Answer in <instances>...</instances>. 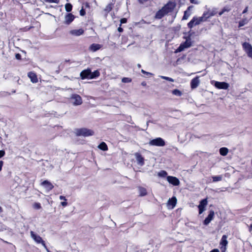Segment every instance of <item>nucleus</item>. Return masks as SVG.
I'll use <instances>...</instances> for the list:
<instances>
[{
  "label": "nucleus",
  "instance_id": "nucleus-1",
  "mask_svg": "<svg viewBox=\"0 0 252 252\" xmlns=\"http://www.w3.org/2000/svg\"><path fill=\"white\" fill-rule=\"evenodd\" d=\"M74 132L77 136L87 137L94 135V132L90 129L86 128H77Z\"/></svg>",
  "mask_w": 252,
  "mask_h": 252
},
{
  "label": "nucleus",
  "instance_id": "nucleus-2",
  "mask_svg": "<svg viewBox=\"0 0 252 252\" xmlns=\"http://www.w3.org/2000/svg\"><path fill=\"white\" fill-rule=\"evenodd\" d=\"M30 235L31 238L36 244H41L43 246L44 248H46V244L45 241L39 235L34 233L32 231H30Z\"/></svg>",
  "mask_w": 252,
  "mask_h": 252
},
{
  "label": "nucleus",
  "instance_id": "nucleus-3",
  "mask_svg": "<svg viewBox=\"0 0 252 252\" xmlns=\"http://www.w3.org/2000/svg\"><path fill=\"white\" fill-rule=\"evenodd\" d=\"M149 144L151 146L163 147L165 145V143L162 138L158 137L150 140Z\"/></svg>",
  "mask_w": 252,
  "mask_h": 252
},
{
  "label": "nucleus",
  "instance_id": "nucleus-4",
  "mask_svg": "<svg viewBox=\"0 0 252 252\" xmlns=\"http://www.w3.org/2000/svg\"><path fill=\"white\" fill-rule=\"evenodd\" d=\"M211 84L214 85V86L218 89L226 90L229 87V84L224 82L212 81H211Z\"/></svg>",
  "mask_w": 252,
  "mask_h": 252
},
{
  "label": "nucleus",
  "instance_id": "nucleus-5",
  "mask_svg": "<svg viewBox=\"0 0 252 252\" xmlns=\"http://www.w3.org/2000/svg\"><path fill=\"white\" fill-rule=\"evenodd\" d=\"M176 4L175 2L169 1L162 7V9L167 14L172 12L176 7Z\"/></svg>",
  "mask_w": 252,
  "mask_h": 252
},
{
  "label": "nucleus",
  "instance_id": "nucleus-6",
  "mask_svg": "<svg viewBox=\"0 0 252 252\" xmlns=\"http://www.w3.org/2000/svg\"><path fill=\"white\" fill-rule=\"evenodd\" d=\"M191 41L190 38L187 39L186 41L180 44V46L177 49V52H180L183 51L185 49L191 46Z\"/></svg>",
  "mask_w": 252,
  "mask_h": 252
},
{
  "label": "nucleus",
  "instance_id": "nucleus-7",
  "mask_svg": "<svg viewBox=\"0 0 252 252\" xmlns=\"http://www.w3.org/2000/svg\"><path fill=\"white\" fill-rule=\"evenodd\" d=\"M227 236L225 235H224L221 237L220 242V249L221 252H225L226 250V246L228 244V241L227 240Z\"/></svg>",
  "mask_w": 252,
  "mask_h": 252
},
{
  "label": "nucleus",
  "instance_id": "nucleus-8",
  "mask_svg": "<svg viewBox=\"0 0 252 252\" xmlns=\"http://www.w3.org/2000/svg\"><path fill=\"white\" fill-rule=\"evenodd\" d=\"M71 98L72 99V102L74 105H80L82 103V100L81 96L78 94H73Z\"/></svg>",
  "mask_w": 252,
  "mask_h": 252
},
{
  "label": "nucleus",
  "instance_id": "nucleus-9",
  "mask_svg": "<svg viewBox=\"0 0 252 252\" xmlns=\"http://www.w3.org/2000/svg\"><path fill=\"white\" fill-rule=\"evenodd\" d=\"M167 180L169 183L175 186H178L180 184V181L175 177L168 176L167 177Z\"/></svg>",
  "mask_w": 252,
  "mask_h": 252
},
{
  "label": "nucleus",
  "instance_id": "nucleus-10",
  "mask_svg": "<svg viewBox=\"0 0 252 252\" xmlns=\"http://www.w3.org/2000/svg\"><path fill=\"white\" fill-rule=\"evenodd\" d=\"M207 199H204L200 202V204L198 205L199 214H201L205 210V208L207 205Z\"/></svg>",
  "mask_w": 252,
  "mask_h": 252
},
{
  "label": "nucleus",
  "instance_id": "nucleus-11",
  "mask_svg": "<svg viewBox=\"0 0 252 252\" xmlns=\"http://www.w3.org/2000/svg\"><path fill=\"white\" fill-rule=\"evenodd\" d=\"M176 203V198L175 197H172L168 200L167 203V207L169 209H173L175 207Z\"/></svg>",
  "mask_w": 252,
  "mask_h": 252
},
{
  "label": "nucleus",
  "instance_id": "nucleus-12",
  "mask_svg": "<svg viewBox=\"0 0 252 252\" xmlns=\"http://www.w3.org/2000/svg\"><path fill=\"white\" fill-rule=\"evenodd\" d=\"M137 163L140 166H143L144 164V158L142 155L139 153L134 154Z\"/></svg>",
  "mask_w": 252,
  "mask_h": 252
},
{
  "label": "nucleus",
  "instance_id": "nucleus-13",
  "mask_svg": "<svg viewBox=\"0 0 252 252\" xmlns=\"http://www.w3.org/2000/svg\"><path fill=\"white\" fill-rule=\"evenodd\" d=\"M201 23L198 17H194L188 23L189 28L191 29L195 26L198 25Z\"/></svg>",
  "mask_w": 252,
  "mask_h": 252
},
{
  "label": "nucleus",
  "instance_id": "nucleus-14",
  "mask_svg": "<svg viewBox=\"0 0 252 252\" xmlns=\"http://www.w3.org/2000/svg\"><path fill=\"white\" fill-rule=\"evenodd\" d=\"M84 32L83 29H74L70 30L69 32V34L75 36H78L82 35Z\"/></svg>",
  "mask_w": 252,
  "mask_h": 252
},
{
  "label": "nucleus",
  "instance_id": "nucleus-15",
  "mask_svg": "<svg viewBox=\"0 0 252 252\" xmlns=\"http://www.w3.org/2000/svg\"><path fill=\"white\" fill-rule=\"evenodd\" d=\"M41 185L44 187L46 190L48 192L52 189L54 188V186L52 183L47 180L44 181L41 183Z\"/></svg>",
  "mask_w": 252,
  "mask_h": 252
},
{
  "label": "nucleus",
  "instance_id": "nucleus-16",
  "mask_svg": "<svg viewBox=\"0 0 252 252\" xmlns=\"http://www.w3.org/2000/svg\"><path fill=\"white\" fill-rule=\"evenodd\" d=\"M91 71L90 69L83 70L80 73V76L82 79L86 78L91 79Z\"/></svg>",
  "mask_w": 252,
  "mask_h": 252
},
{
  "label": "nucleus",
  "instance_id": "nucleus-17",
  "mask_svg": "<svg viewBox=\"0 0 252 252\" xmlns=\"http://www.w3.org/2000/svg\"><path fill=\"white\" fill-rule=\"evenodd\" d=\"M74 19V16L71 13H68L64 17V23L69 25L73 21Z\"/></svg>",
  "mask_w": 252,
  "mask_h": 252
},
{
  "label": "nucleus",
  "instance_id": "nucleus-18",
  "mask_svg": "<svg viewBox=\"0 0 252 252\" xmlns=\"http://www.w3.org/2000/svg\"><path fill=\"white\" fill-rule=\"evenodd\" d=\"M215 213L213 211H210L208 217L205 219L204 221V224L205 225H208L211 221L213 220Z\"/></svg>",
  "mask_w": 252,
  "mask_h": 252
},
{
  "label": "nucleus",
  "instance_id": "nucleus-19",
  "mask_svg": "<svg viewBox=\"0 0 252 252\" xmlns=\"http://www.w3.org/2000/svg\"><path fill=\"white\" fill-rule=\"evenodd\" d=\"M200 81L199 80L198 77H196L195 78L192 79L190 85L192 89L196 88L199 84Z\"/></svg>",
  "mask_w": 252,
  "mask_h": 252
},
{
  "label": "nucleus",
  "instance_id": "nucleus-20",
  "mask_svg": "<svg viewBox=\"0 0 252 252\" xmlns=\"http://www.w3.org/2000/svg\"><path fill=\"white\" fill-rule=\"evenodd\" d=\"M28 76L30 78L31 81L32 83L37 82L38 79H37L36 75L34 73H33L32 72H30L28 73Z\"/></svg>",
  "mask_w": 252,
  "mask_h": 252
},
{
  "label": "nucleus",
  "instance_id": "nucleus-21",
  "mask_svg": "<svg viewBox=\"0 0 252 252\" xmlns=\"http://www.w3.org/2000/svg\"><path fill=\"white\" fill-rule=\"evenodd\" d=\"M101 47V45L100 44H93L90 46L89 50L93 52H95L97 50L100 49Z\"/></svg>",
  "mask_w": 252,
  "mask_h": 252
},
{
  "label": "nucleus",
  "instance_id": "nucleus-22",
  "mask_svg": "<svg viewBox=\"0 0 252 252\" xmlns=\"http://www.w3.org/2000/svg\"><path fill=\"white\" fill-rule=\"evenodd\" d=\"M166 12L163 10L162 8L158 11L156 15V18L157 19H161L165 15H166Z\"/></svg>",
  "mask_w": 252,
  "mask_h": 252
},
{
  "label": "nucleus",
  "instance_id": "nucleus-23",
  "mask_svg": "<svg viewBox=\"0 0 252 252\" xmlns=\"http://www.w3.org/2000/svg\"><path fill=\"white\" fill-rule=\"evenodd\" d=\"M243 47L248 54L249 52L252 50V46L249 43L245 42L243 44Z\"/></svg>",
  "mask_w": 252,
  "mask_h": 252
},
{
  "label": "nucleus",
  "instance_id": "nucleus-24",
  "mask_svg": "<svg viewBox=\"0 0 252 252\" xmlns=\"http://www.w3.org/2000/svg\"><path fill=\"white\" fill-rule=\"evenodd\" d=\"M210 15L208 12H204L201 17H199L198 18L201 22L206 21L207 19L209 18Z\"/></svg>",
  "mask_w": 252,
  "mask_h": 252
},
{
  "label": "nucleus",
  "instance_id": "nucleus-25",
  "mask_svg": "<svg viewBox=\"0 0 252 252\" xmlns=\"http://www.w3.org/2000/svg\"><path fill=\"white\" fill-rule=\"evenodd\" d=\"M138 192L141 196H145L147 194L146 189L143 187L138 188Z\"/></svg>",
  "mask_w": 252,
  "mask_h": 252
},
{
  "label": "nucleus",
  "instance_id": "nucleus-26",
  "mask_svg": "<svg viewBox=\"0 0 252 252\" xmlns=\"http://www.w3.org/2000/svg\"><path fill=\"white\" fill-rule=\"evenodd\" d=\"M98 148L99 149H100V150L104 151H107L108 150L107 146L106 144L104 142H101L98 146Z\"/></svg>",
  "mask_w": 252,
  "mask_h": 252
},
{
  "label": "nucleus",
  "instance_id": "nucleus-27",
  "mask_svg": "<svg viewBox=\"0 0 252 252\" xmlns=\"http://www.w3.org/2000/svg\"><path fill=\"white\" fill-rule=\"evenodd\" d=\"M60 200H63V201L61 202V204L63 207H66L67 205V202H66V199L65 197L63 195H61L59 197Z\"/></svg>",
  "mask_w": 252,
  "mask_h": 252
},
{
  "label": "nucleus",
  "instance_id": "nucleus-28",
  "mask_svg": "<svg viewBox=\"0 0 252 252\" xmlns=\"http://www.w3.org/2000/svg\"><path fill=\"white\" fill-rule=\"evenodd\" d=\"M228 152V150L227 148H221L220 149V154L222 156H226L227 153Z\"/></svg>",
  "mask_w": 252,
  "mask_h": 252
},
{
  "label": "nucleus",
  "instance_id": "nucleus-29",
  "mask_svg": "<svg viewBox=\"0 0 252 252\" xmlns=\"http://www.w3.org/2000/svg\"><path fill=\"white\" fill-rule=\"evenodd\" d=\"M113 4L112 3L108 4L105 8L104 11L108 13L113 8Z\"/></svg>",
  "mask_w": 252,
  "mask_h": 252
},
{
  "label": "nucleus",
  "instance_id": "nucleus-30",
  "mask_svg": "<svg viewBox=\"0 0 252 252\" xmlns=\"http://www.w3.org/2000/svg\"><path fill=\"white\" fill-rule=\"evenodd\" d=\"M212 179H213V182H214L220 181L222 179V175L214 176L212 177Z\"/></svg>",
  "mask_w": 252,
  "mask_h": 252
},
{
  "label": "nucleus",
  "instance_id": "nucleus-31",
  "mask_svg": "<svg viewBox=\"0 0 252 252\" xmlns=\"http://www.w3.org/2000/svg\"><path fill=\"white\" fill-rule=\"evenodd\" d=\"M172 93L174 95L178 96H181L182 94V93L180 90H179L178 89H175V90H173Z\"/></svg>",
  "mask_w": 252,
  "mask_h": 252
},
{
  "label": "nucleus",
  "instance_id": "nucleus-32",
  "mask_svg": "<svg viewBox=\"0 0 252 252\" xmlns=\"http://www.w3.org/2000/svg\"><path fill=\"white\" fill-rule=\"evenodd\" d=\"M99 75V72L98 70H95L93 72H91V79H93L98 77Z\"/></svg>",
  "mask_w": 252,
  "mask_h": 252
},
{
  "label": "nucleus",
  "instance_id": "nucleus-33",
  "mask_svg": "<svg viewBox=\"0 0 252 252\" xmlns=\"http://www.w3.org/2000/svg\"><path fill=\"white\" fill-rule=\"evenodd\" d=\"M72 5L69 3H66L65 5V10L67 12H70L72 10Z\"/></svg>",
  "mask_w": 252,
  "mask_h": 252
},
{
  "label": "nucleus",
  "instance_id": "nucleus-34",
  "mask_svg": "<svg viewBox=\"0 0 252 252\" xmlns=\"http://www.w3.org/2000/svg\"><path fill=\"white\" fill-rule=\"evenodd\" d=\"M158 175L159 177H165L167 176V173L165 171L161 170L158 173Z\"/></svg>",
  "mask_w": 252,
  "mask_h": 252
},
{
  "label": "nucleus",
  "instance_id": "nucleus-35",
  "mask_svg": "<svg viewBox=\"0 0 252 252\" xmlns=\"http://www.w3.org/2000/svg\"><path fill=\"white\" fill-rule=\"evenodd\" d=\"M248 21L246 19H243L242 20H241L239 22V27H241L244 26V25H245L246 24H247L248 23Z\"/></svg>",
  "mask_w": 252,
  "mask_h": 252
},
{
  "label": "nucleus",
  "instance_id": "nucleus-36",
  "mask_svg": "<svg viewBox=\"0 0 252 252\" xmlns=\"http://www.w3.org/2000/svg\"><path fill=\"white\" fill-rule=\"evenodd\" d=\"M190 14V13L188 11V10H186L184 12V15L183 17V20H187L188 19V18L189 17Z\"/></svg>",
  "mask_w": 252,
  "mask_h": 252
},
{
  "label": "nucleus",
  "instance_id": "nucleus-37",
  "mask_svg": "<svg viewBox=\"0 0 252 252\" xmlns=\"http://www.w3.org/2000/svg\"><path fill=\"white\" fill-rule=\"evenodd\" d=\"M159 77H160L162 79L167 80L168 81L171 82H173L174 81L173 79L168 77L163 76H159Z\"/></svg>",
  "mask_w": 252,
  "mask_h": 252
},
{
  "label": "nucleus",
  "instance_id": "nucleus-38",
  "mask_svg": "<svg viewBox=\"0 0 252 252\" xmlns=\"http://www.w3.org/2000/svg\"><path fill=\"white\" fill-rule=\"evenodd\" d=\"M122 82L123 83H130L131 81V79L130 78L128 77H124L122 80Z\"/></svg>",
  "mask_w": 252,
  "mask_h": 252
},
{
  "label": "nucleus",
  "instance_id": "nucleus-39",
  "mask_svg": "<svg viewBox=\"0 0 252 252\" xmlns=\"http://www.w3.org/2000/svg\"><path fill=\"white\" fill-rule=\"evenodd\" d=\"M230 10V8H229L228 7H224L222 11L219 13V14L220 15H222L224 12L225 11H229Z\"/></svg>",
  "mask_w": 252,
  "mask_h": 252
},
{
  "label": "nucleus",
  "instance_id": "nucleus-40",
  "mask_svg": "<svg viewBox=\"0 0 252 252\" xmlns=\"http://www.w3.org/2000/svg\"><path fill=\"white\" fill-rule=\"evenodd\" d=\"M46 2L59 3L60 0H44Z\"/></svg>",
  "mask_w": 252,
  "mask_h": 252
},
{
  "label": "nucleus",
  "instance_id": "nucleus-41",
  "mask_svg": "<svg viewBox=\"0 0 252 252\" xmlns=\"http://www.w3.org/2000/svg\"><path fill=\"white\" fill-rule=\"evenodd\" d=\"M33 208L35 209H39L41 208V205L39 203H35L33 205Z\"/></svg>",
  "mask_w": 252,
  "mask_h": 252
},
{
  "label": "nucleus",
  "instance_id": "nucleus-42",
  "mask_svg": "<svg viewBox=\"0 0 252 252\" xmlns=\"http://www.w3.org/2000/svg\"><path fill=\"white\" fill-rule=\"evenodd\" d=\"M141 72H142L143 73H144L147 75H153L152 73L147 72V71L144 70L143 69L141 70Z\"/></svg>",
  "mask_w": 252,
  "mask_h": 252
},
{
  "label": "nucleus",
  "instance_id": "nucleus-43",
  "mask_svg": "<svg viewBox=\"0 0 252 252\" xmlns=\"http://www.w3.org/2000/svg\"><path fill=\"white\" fill-rule=\"evenodd\" d=\"M80 15L81 16H84L85 15V10L83 9V8H82L80 11Z\"/></svg>",
  "mask_w": 252,
  "mask_h": 252
},
{
  "label": "nucleus",
  "instance_id": "nucleus-44",
  "mask_svg": "<svg viewBox=\"0 0 252 252\" xmlns=\"http://www.w3.org/2000/svg\"><path fill=\"white\" fill-rule=\"evenodd\" d=\"M127 21V20L126 18H124L121 19L120 22L121 24H124L126 23Z\"/></svg>",
  "mask_w": 252,
  "mask_h": 252
},
{
  "label": "nucleus",
  "instance_id": "nucleus-45",
  "mask_svg": "<svg viewBox=\"0 0 252 252\" xmlns=\"http://www.w3.org/2000/svg\"><path fill=\"white\" fill-rule=\"evenodd\" d=\"M5 155V152L3 150H0V158L3 157Z\"/></svg>",
  "mask_w": 252,
  "mask_h": 252
},
{
  "label": "nucleus",
  "instance_id": "nucleus-46",
  "mask_svg": "<svg viewBox=\"0 0 252 252\" xmlns=\"http://www.w3.org/2000/svg\"><path fill=\"white\" fill-rule=\"evenodd\" d=\"M3 165V162L2 160L0 161V171L1 170L2 167Z\"/></svg>",
  "mask_w": 252,
  "mask_h": 252
},
{
  "label": "nucleus",
  "instance_id": "nucleus-47",
  "mask_svg": "<svg viewBox=\"0 0 252 252\" xmlns=\"http://www.w3.org/2000/svg\"><path fill=\"white\" fill-rule=\"evenodd\" d=\"M248 55L250 57L252 58V50L249 52V53Z\"/></svg>",
  "mask_w": 252,
  "mask_h": 252
},
{
  "label": "nucleus",
  "instance_id": "nucleus-48",
  "mask_svg": "<svg viewBox=\"0 0 252 252\" xmlns=\"http://www.w3.org/2000/svg\"><path fill=\"white\" fill-rule=\"evenodd\" d=\"M248 7H246L245 8V9L243 10V13H246V12L248 11Z\"/></svg>",
  "mask_w": 252,
  "mask_h": 252
},
{
  "label": "nucleus",
  "instance_id": "nucleus-49",
  "mask_svg": "<svg viewBox=\"0 0 252 252\" xmlns=\"http://www.w3.org/2000/svg\"><path fill=\"white\" fill-rule=\"evenodd\" d=\"M118 31L119 32H122L123 30V29L121 27H119L118 29Z\"/></svg>",
  "mask_w": 252,
  "mask_h": 252
},
{
  "label": "nucleus",
  "instance_id": "nucleus-50",
  "mask_svg": "<svg viewBox=\"0 0 252 252\" xmlns=\"http://www.w3.org/2000/svg\"><path fill=\"white\" fill-rule=\"evenodd\" d=\"M192 6H190L188 8V9L187 10H188V11L189 12V11H190L192 8Z\"/></svg>",
  "mask_w": 252,
  "mask_h": 252
},
{
  "label": "nucleus",
  "instance_id": "nucleus-51",
  "mask_svg": "<svg viewBox=\"0 0 252 252\" xmlns=\"http://www.w3.org/2000/svg\"><path fill=\"white\" fill-rule=\"evenodd\" d=\"M210 252H220L219 250L218 249H214L212 251H211Z\"/></svg>",
  "mask_w": 252,
  "mask_h": 252
},
{
  "label": "nucleus",
  "instance_id": "nucleus-52",
  "mask_svg": "<svg viewBox=\"0 0 252 252\" xmlns=\"http://www.w3.org/2000/svg\"><path fill=\"white\" fill-rule=\"evenodd\" d=\"M20 57V55L19 54H17L16 55V58L17 59H19Z\"/></svg>",
  "mask_w": 252,
  "mask_h": 252
},
{
  "label": "nucleus",
  "instance_id": "nucleus-53",
  "mask_svg": "<svg viewBox=\"0 0 252 252\" xmlns=\"http://www.w3.org/2000/svg\"><path fill=\"white\" fill-rule=\"evenodd\" d=\"M45 248V249L46 250V251H47V252H51L48 250V249L47 248V246H46V248Z\"/></svg>",
  "mask_w": 252,
  "mask_h": 252
},
{
  "label": "nucleus",
  "instance_id": "nucleus-54",
  "mask_svg": "<svg viewBox=\"0 0 252 252\" xmlns=\"http://www.w3.org/2000/svg\"><path fill=\"white\" fill-rule=\"evenodd\" d=\"M139 1L141 3H143L144 2V1H143V0H139Z\"/></svg>",
  "mask_w": 252,
  "mask_h": 252
},
{
  "label": "nucleus",
  "instance_id": "nucleus-55",
  "mask_svg": "<svg viewBox=\"0 0 252 252\" xmlns=\"http://www.w3.org/2000/svg\"><path fill=\"white\" fill-rule=\"evenodd\" d=\"M190 1L191 3H196V2H195L194 1V0H190Z\"/></svg>",
  "mask_w": 252,
  "mask_h": 252
},
{
  "label": "nucleus",
  "instance_id": "nucleus-56",
  "mask_svg": "<svg viewBox=\"0 0 252 252\" xmlns=\"http://www.w3.org/2000/svg\"><path fill=\"white\" fill-rule=\"evenodd\" d=\"M2 212V208L0 206V213H1Z\"/></svg>",
  "mask_w": 252,
  "mask_h": 252
},
{
  "label": "nucleus",
  "instance_id": "nucleus-57",
  "mask_svg": "<svg viewBox=\"0 0 252 252\" xmlns=\"http://www.w3.org/2000/svg\"><path fill=\"white\" fill-rule=\"evenodd\" d=\"M137 66H138V68H140V67H141V65H140V64H137Z\"/></svg>",
  "mask_w": 252,
  "mask_h": 252
},
{
  "label": "nucleus",
  "instance_id": "nucleus-58",
  "mask_svg": "<svg viewBox=\"0 0 252 252\" xmlns=\"http://www.w3.org/2000/svg\"><path fill=\"white\" fill-rule=\"evenodd\" d=\"M1 139V138L0 137V139Z\"/></svg>",
  "mask_w": 252,
  "mask_h": 252
}]
</instances>
